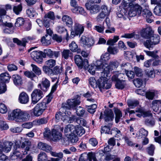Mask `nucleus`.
Here are the masks:
<instances>
[{
  "instance_id": "obj_43",
  "label": "nucleus",
  "mask_w": 161,
  "mask_h": 161,
  "mask_svg": "<svg viewBox=\"0 0 161 161\" xmlns=\"http://www.w3.org/2000/svg\"><path fill=\"white\" fill-rule=\"evenodd\" d=\"M56 30L58 33H62L64 32H66V39L67 40L69 39V34L67 31V30L65 29L63 26H58L56 27Z\"/></svg>"
},
{
  "instance_id": "obj_61",
  "label": "nucleus",
  "mask_w": 161,
  "mask_h": 161,
  "mask_svg": "<svg viewBox=\"0 0 161 161\" xmlns=\"http://www.w3.org/2000/svg\"><path fill=\"white\" fill-rule=\"evenodd\" d=\"M134 83L136 87H140L142 85L143 81L140 78H137L134 80Z\"/></svg>"
},
{
  "instance_id": "obj_57",
  "label": "nucleus",
  "mask_w": 161,
  "mask_h": 161,
  "mask_svg": "<svg viewBox=\"0 0 161 161\" xmlns=\"http://www.w3.org/2000/svg\"><path fill=\"white\" fill-rule=\"evenodd\" d=\"M24 22L25 21L23 18L21 17H19L16 19L15 25L16 27H19L23 25Z\"/></svg>"
},
{
  "instance_id": "obj_25",
  "label": "nucleus",
  "mask_w": 161,
  "mask_h": 161,
  "mask_svg": "<svg viewBox=\"0 0 161 161\" xmlns=\"http://www.w3.org/2000/svg\"><path fill=\"white\" fill-rule=\"evenodd\" d=\"M38 147L39 149L47 153H49L51 150H52V147L42 142L38 143Z\"/></svg>"
},
{
  "instance_id": "obj_35",
  "label": "nucleus",
  "mask_w": 161,
  "mask_h": 161,
  "mask_svg": "<svg viewBox=\"0 0 161 161\" xmlns=\"http://www.w3.org/2000/svg\"><path fill=\"white\" fill-rule=\"evenodd\" d=\"M10 80L9 75L7 73H4L0 75V80L1 82L3 83H8Z\"/></svg>"
},
{
  "instance_id": "obj_9",
  "label": "nucleus",
  "mask_w": 161,
  "mask_h": 161,
  "mask_svg": "<svg viewBox=\"0 0 161 161\" xmlns=\"http://www.w3.org/2000/svg\"><path fill=\"white\" fill-rule=\"evenodd\" d=\"M31 104L33 105L36 103L43 97L42 92L39 89L34 90L31 94Z\"/></svg>"
},
{
  "instance_id": "obj_45",
  "label": "nucleus",
  "mask_w": 161,
  "mask_h": 161,
  "mask_svg": "<svg viewBox=\"0 0 161 161\" xmlns=\"http://www.w3.org/2000/svg\"><path fill=\"white\" fill-rule=\"evenodd\" d=\"M43 134L45 138L48 140H51V135H52V130L51 131L48 128H45Z\"/></svg>"
},
{
  "instance_id": "obj_49",
  "label": "nucleus",
  "mask_w": 161,
  "mask_h": 161,
  "mask_svg": "<svg viewBox=\"0 0 161 161\" xmlns=\"http://www.w3.org/2000/svg\"><path fill=\"white\" fill-rule=\"evenodd\" d=\"M109 56L110 54L109 53H105L101 56V59L99 61H102L103 64L106 63V61L108 60L110 58Z\"/></svg>"
},
{
  "instance_id": "obj_20",
  "label": "nucleus",
  "mask_w": 161,
  "mask_h": 161,
  "mask_svg": "<svg viewBox=\"0 0 161 161\" xmlns=\"http://www.w3.org/2000/svg\"><path fill=\"white\" fill-rule=\"evenodd\" d=\"M75 126L74 125L69 124L65 127L64 129V133L66 137L69 136L74 133Z\"/></svg>"
},
{
  "instance_id": "obj_34",
  "label": "nucleus",
  "mask_w": 161,
  "mask_h": 161,
  "mask_svg": "<svg viewBox=\"0 0 161 161\" xmlns=\"http://www.w3.org/2000/svg\"><path fill=\"white\" fill-rule=\"evenodd\" d=\"M28 39L27 38H24L22 39V41L19 40L17 38H14L13 41L14 42L16 43L17 45L23 47H25L26 43L27 42Z\"/></svg>"
},
{
  "instance_id": "obj_4",
  "label": "nucleus",
  "mask_w": 161,
  "mask_h": 161,
  "mask_svg": "<svg viewBox=\"0 0 161 161\" xmlns=\"http://www.w3.org/2000/svg\"><path fill=\"white\" fill-rule=\"evenodd\" d=\"M123 9L125 10L126 9L128 10V13L125 12L128 16L127 17V18L134 17L137 14L139 15H140L142 12V8L137 3H131L127 8Z\"/></svg>"
},
{
  "instance_id": "obj_16",
  "label": "nucleus",
  "mask_w": 161,
  "mask_h": 161,
  "mask_svg": "<svg viewBox=\"0 0 161 161\" xmlns=\"http://www.w3.org/2000/svg\"><path fill=\"white\" fill-rule=\"evenodd\" d=\"M80 43L84 47H90L93 45L94 42L92 38H87L86 36H82L80 39Z\"/></svg>"
},
{
  "instance_id": "obj_26",
  "label": "nucleus",
  "mask_w": 161,
  "mask_h": 161,
  "mask_svg": "<svg viewBox=\"0 0 161 161\" xmlns=\"http://www.w3.org/2000/svg\"><path fill=\"white\" fill-rule=\"evenodd\" d=\"M161 106V100H153L150 106L153 109V110L155 112H157L159 107Z\"/></svg>"
},
{
  "instance_id": "obj_3",
  "label": "nucleus",
  "mask_w": 161,
  "mask_h": 161,
  "mask_svg": "<svg viewBox=\"0 0 161 161\" xmlns=\"http://www.w3.org/2000/svg\"><path fill=\"white\" fill-rule=\"evenodd\" d=\"M142 36L144 38H149L154 45L158 44L160 42V37L158 35H153V32L152 29L150 27H147L142 30Z\"/></svg>"
},
{
  "instance_id": "obj_37",
  "label": "nucleus",
  "mask_w": 161,
  "mask_h": 161,
  "mask_svg": "<svg viewBox=\"0 0 161 161\" xmlns=\"http://www.w3.org/2000/svg\"><path fill=\"white\" fill-rule=\"evenodd\" d=\"M114 112L115 114V122L116 123H118L122 116V114L119 109L116 108H114Z\"/></svg>"
},
{
  "instance_id": "obj_5",
  "label": "nucleus",
  "mask_w": 161,
  "mask_h": 161,
  "mask_svg": "<svg viewBox=\"0 0 161 161\" xmlns=\"http://www.w3.org/2000/svg\"><path fill=\"white\" fill-rule=\"evenodd\" d=\"M47 106L46 103L42 102L37 103L32 110V114L35 116L38 117L41 115L46 109Z\"/></svg>"
},
{
  "instance_id": "obj_52",
  "label": "nucleus",
  "mask_w": 161,
  "mask_h": 161,
  "mask_svg": "<svg viewBox=\"0 0 161 161\" xmlns=\"http://www.w3.org/2000/svg\"><path fill=\"white\" fill-rule=\"evenodd\" d=\"M42 84L46 89L48 88L50 86V81L46 78L42 79Z\"/></svg>"
},
{
  "instance_id": "obj_33",
  "label": "nucleus",
  "mask_w": 161,
  "mask_h": 161,
  "mask_svg": "<svg viewBox=\"0 0 161 161\" xmlns=\"http://www.w3.org/2000/svg\"><path fill=\"white\" fill-rule=\"evenodd\" d=\"M62 21L68 26L70 27L73 24L72 19L69 16L65 15L63 16L62 18Z\"/></svg>"
},
{
  "instance_id": "obj_19",
  "label": "nucleus",
  "mask_w": 161,
  "mask_h": 161,
  "mask_svg": "<svg viewBox=\"0 0 161 161\" xmlns=\"http://www.w3.org/2000/svg\"><path fill=\"white\" fill-rule=\"evenodd\" d=\"M74 60L75 64L79 68L82 69L84 68L85 59L83 61L82 57L80 55H75L74 56Z\"/></svg>"
},
{
  "instance_id": "obj_14",
  "label": "nucleus",
  "mask_w": 161,
  "mask_h": 161,
  "mask_svg": "<svg viewBox=\"0 0 161 161\" xmlns=\"http://www.w3.org/2000/svg\"><path fill=\"white\" fill-rule=\"evenodd\" d=\"M13 143L11 142L5 141L1 143L0 145V152L7 153L9 152L11 149Z\"/></svg>"
},
{
  "instance_id": "obj_53",
  "label": "nucleus",
  "mask_w": 161,
  "mask_h": 161,
  "mask_svg": "<svg viewBox=\"0 0 161 161\" xmlns=\"http://www.w3.org/2000/svg\"><path fill=\"white\" fill-rule=\"evenodd\" d=\"M46 55L52 57L53 56V51L49 48L44 49L43 52V57L44 58H45Z\"/></svg>"
},
{
  "instance_id": "obj_60",
  "label": "nucleus",
  "mask_w": 161,
  "mask_h": 161,
  "mask_svg": "<svg viewBox=\"0 0 161 161\" xmlns=\"http://www.w3.org/2000/svg\"><path fill=\"white\" fill-rule=\"evenodd\" d=\"M134 70L136 76L138 77H141L143 75L142 71L141 69L137 67H135L134 68Z\"/></svg>"
},
{
  "instance_id": "obj_58",
  "label": "nucleus",
  "mask_w": 161,
  "mask_h": 161,
  "mask_svg": "<svg viewBox=\"0 0 161 161\" xmlns=\"http://www.w3.org/2000/svg\"><path fill=\"white\" fill-rule=\"evenodd\" d=\"M31 66L32 67V70L36 75H40L41 74V71L40 69L35 64H32Z\"/></svg>"
},
{
  "instance_id": "obj_41",
  "label": "nucleus",
  "mask_w": 161,
  "mask_h": 161,
  "mask_svg": "<svg viewBox=\"0 0 161 161\" xmlns=\"http://www.w3.org/2000/svg\"><path fill=\"white\" fill-rule=\"evenodd\" d=\"M14 12L16 15H18L20 14L22 10V5L21 4L14 6L13 8Z\"/></svg>"
},
{
  "instance_id": "obj_39",
  "label": "nucleus",
  "mask_w": 161,
  "mask_h": 161,
  "mask_svg": "<svg viewBox=\"0 0 161 161\" xmlns=\"http://www.w3.org/2000/svg\"><path fill=\"white\" fill-rule=\"evenodd\" d=\"M136 0H123V1L121 4L120 7L123 9H127L128 6L131 3H134V2Z\"/></svg>"
},
{
  "instance_id": "obj_54",
  "label": "nucleus",
  "mask_w": 161,
  "mask_h": 161,
  "mask_svg": "<svg viewBox=\"0 0 161 161\" xmlns=\"http://www.w3.org/2000/svg\"><path fill=\"white\" fill-rule=\"evenodd\" d=\"M148 39L144 43V44L145 47L150 49L151 48H152L153 47L154 45L153 42L149 38H147Z\"/></svg>"
},
{
  "instance_id": "obj_8",
  "label": "nucleus",
  "mask_w": 161,
  "mask_h": 161,
  "mask_svg": "<svg viewBox=\"0 0 161 161\" xmlns=\"http://www.w3.org/2000/svg\"><path fill=\"white\" fill-rule=\"evenodd\" d=\"M129 109L128 108L125 111V114H127V112H128L130 114L135 113H136V115L139 118H141L142 116L144 117L148 116H151L152 117L153 116L152 114L148 111H145L142 108H137L136 109L135 111L129 110Z\"/></svg>"
},
{
  "instance_id": "obj_46",
  "label": "nucleus",
  "mask_w": 161,
  "mask_h": 161,
  "mask_svg": "<svg viewBox=\"0 0 161 161\" xmlns=\"http://www.w3.org/2000/svg\"><path fill=\"white\" fill-rule=\"evenodd\" d=\"M38 161H47V157L46 154L44 152H41L38 155Z\"/></svg>"
},
{
  "instance_id": "obj_7",
  "label": "nucleus",
  "mask_w": 161,
  "mask_h": 161,
  "mask_svg": "<svg viewBox=\"0 0 161 161\" xmlns=\"http://www.w3.org/2000/svg\"><path fill=\"white\" fill-rule=\"evenodd\" d=\"M103 72H101L100 74V78L97 80V86L101 90L102 89H108L110 88L111 85L108 82V76H105L103 74L102 75Z\"/></svg>"
},
{
  "instance_id": "obj_27",
  "label": "nucleus",
  "mask_w": 161,
  "mask_h": 161,
  "mask_svg": "<svg viewBox=\"0 0 161 161\" xmlns=\"http://www.w3.org/2000/svg\"><path fill=\"white\" fill-rule=\"evenodd\" d=\"M71 10L73 13L78 14H80L85 16L87 15V14L84 9L82 7L80 6H76L72 8Z\"/></svg>"
},
{
  "instance_id": "obj_29",
  "label": "nucleus",
  "mask_w": 161,
  "mask_h": 161,
  "mask_svg": "<svg viewBox=\"0 0 161 161\" xmlns=\"http://www.w3.org/2000/svg\"><path fill=\"white\" fill-rule=\"evenodd\" d=\"M12 78L14 83L15 85H20L22 84V79L20 75L18 74L14 75Z\"/></svg>"
},
{
  "instance_id": "obj_22",
  "label": "nucleus",
  "mask_w": 161,
  "mask_h": 161,
  "mask_svg": "<svg viewBox=\"0 0 161 161\" xmlns=\"http://www.w3.org/2000/svg\"><path fill=\"white\" fill-rule=\"evenodd\" d=\"M29 97L28 94L24 92H22L19 95V100L22 104H26L29 101Z\"/></svg>"
},
{
  "instance_id": "obj_1",
  "label": "nucleus",
  "mask_w": 161,
  "mask_h": 161,
  "mask_svg": "<svg viewBox=\"0 0 161 161\" xmlns=\"http://www.w3.org/2000/svg\"><path fill=\"white\" fill-rule=\"evenodd\" d=\"M87 156V158L89 161H92V160L93 161H98L96 157L100 161H109L115 158L114 155H112L109 153H105L102 151H100L99 153L97 154V155L94 153H89Z\"/></svg>"
},
{
  "instance_id": "obj_17",
  "label": "nucleus",
  "mask_w": 161,
  "mask_h": 161,
  "mask_svg": "<svg viewBox=\"0 0 161 161\" xmlns=\"http://www.w3.org/2000/svg\"><path fill=\"white\" fill-rule=\"evenodd\" d=\"M63 128L60 127L57 130L53 129L52 130V135H51V140L57 141L60 139L62 136V134L59 131L63 132Z\"/></svg>"
},
{
  "instance_id": "obj_6",
  "label": "nucleus",
  "mask_w": 161,
  "mask_h": 161,
  "mask_svg": "<svg viewBox=\"0 0 161 161\" xmlns=\"http://www.w3.org/2000/svg\"><path fill=\"white\" fill-rule=\"evenodd\" d=\"M119 65V64L117 61L110 62L109 65L107 63L103 64L102 63V67H103V72L104 73H102V75L108 76L109 72L117 68Z\"/></svg>"
},
{
  "instance_id": "obj_64",
  "label": "nucleus",
  "mask_w": 161,
  "mask_h": 161,
  "mask_svg": "<svg viewBox=\"0 0 161 161\" xmlns=\"http://www.w3.org/2000/svg\"><path fill=\"white\" fill-rule=\"evenodd\" d=\"M46 63L50 68H53L56 64V61L54 59H51L46 61Z\"/></svg>"
},
{
  "instance_id": "obj_51",
  "label": "nucleus",
  "mask_w": 161,
  "mask_h": 161,
  "mask_svg": "<svg viewBox=\"0 0 161 161\" xmlns=\"http://www.w3.org/2000/svg\"><path fill=\"white\" fill-rule=\"evenodd\" d=\"M107 50L109 53L112 54H116L118 52L117 48L114 47L109 46Z\"/></svg>"
},
{
  "instance_id": "obj_12",
  "label": "nucleus",
  "mask_w": 161,
  "mask_h": 161,
  "mask_svg": "<svg viewBox=\"0 0 161 161\" xmlns=\"http://www.w3.org/2000/svg\"><path fill=\"white\" fill-rule=\"evenodd\" d=\"M101 12L97 16V19L98 21L102 20L105 17L109 15L110 10L105 5H103L101 7Z\"/></svg>"
},
{
  "instance_id": "obj_18",
  "label": "nucleus",
  "mask_w": 161,
  "mask_h": 161,
  "mask_svg": "<svg viewBox=\"0 0 161 161\" xmlns=\"http://www.w3.org/2000/svg\"><path fill=\"white\" fill-rule=\"evenodd\" d=\"M85 7L89 11L91 15L97 14L100 10V8L98 5H92L89 3H87L85 4Z\"/></svg>"
},
{
  "instance_id": "obj_21",
  "label": "nucleus",
  "mask_w": 161,
  "mask_h": 161,
  "mask_svg": "<svg viewBox=\"0 0 161 161\" xmlns=\"http://www.w3.org/2000/svg\"><path fill=\"white\" fill-rule=\"evenodd\" d=\"M130 66V64L128 63L122 64L121 65L122 68H124L125 71V73L127 77L130 79H133L135 77V74L133 71H128L127 70L128 66Z\"/></svg>"
},
{
  "instance_id": "obj_63",
  "label": "nucleus",
  "mask_w": 161,
  "mask_h": 161,
  "mask_svg": "<svg viewBox=\"0 0 161 161\" xmlns=\"http://www.w3.org/2000/svg\"><path fill=\"white\" fill-rule=\"evenodd\" d=\"M44 17L48 19L53 20L55 19L54 13L52 11H49L45 15Z\"/></svg>"
},
{
  "instance_id": "obj_31",
  "label": "nucleus",
  "mask_w": 161,
  "mask_h": 161,
  "mask_svg": "<svg viewBox=\"0 0 161 161\" xmlns=\"http://www.w3.org/2000/svg\"><path fill=\"white\" fill-rule=\"evenodd\" d=\"M85 133L84 128L80 125H76L75 126L74 133L79 136H81Z\"/></svg>"
},
{
  "instance_id": "obj_10",
  "label": "nucleus",
  "mask_w": 161,
  "mask_h": 161,
  "mask_svg": "<svg viewBox=\"0 0 161 161\" xmlns=\"http://www.w3.org/2000/svg\"><path fill=\"white\" fill-rule=\"evenodd\" d=\"M84 30V26L83 25L78 23H75L74 30L71 31L70 36L72 37L76 35L81 34L83 33Z\"/></svg>"
},
{
  "instance_id": "obj_42",
  "label": "nucleus",
  "mask_w": 161,
  "mask_h": 161,
  "mask_svg": "<svg viewBox=\"0 0 161 161\" xmlns=\"http://www.w3.org/2000/svg\"><path fill=\"white\" fill-rule=\"evenodd\" d=\"M27 15L30 18L35 17L37 15V13L36 12L34 8H30L26 10Z\"/></svg>"
},
{
  "instance_id": "obj_30",
  "label": "nucleus",
  "mask_w": 161,
  "mask_h": 161,
  "mask_svg": "<svg viewBox=\"0 0 161 161\" xmlns=\"http://www.w3.org/2000/svg\"><path fill=\"white\" fill-rule=\"evenodd\" d=\"M51 36L46 34L42 37L41 39V42L44 45L48 46L51 43Z\"/></svg>"
},
{
  "instance_id": "obj_32",
  "label": "nucleus",
  "mask_w": 161,
  "mask_h": 161,
  "mask_svg": "<svg viewBox=\"0 0 161 161\" xmlns=\"http://www.w3.org/2000/svg\"><path fill=\"white\" fill-rule=\"evenodd\" d=\"M30 117L29 113L26 111L22 110L19 122H22L26 121Z\"/></svg>"
},
{
  "instance_id": "obj_36",
  "label": "nucleus",
  "mask_w": 161,
  "mask_h": 161,
  "mask_svg": "<svg viewBox=\"0 0 161 161\" xmlns=\"http://www.w3.org/2000/svg\"><path fill=\"white\" fill-rule=\"evenodd\" d=\"M121 37L125 38L128 39L134 38L138 39L139 38V35L136 34L135 32H133L131 33H125L121 36Z\"/></svg>"
},
{
  "instance_id": "obj_44",
  "label": "nucleus",
  "mask_w": 161,
  "mask_h": 161,
  "mask_svg": "<svg viewBox=\"0 0 161 161\" xmlns=\"http://www.w3.org/2000/svg\"><path fill=\"white\" fill-rule=\"evenodd\" d=\"M89 84L93 88H97L98 86L97 80H96L95 78L91 77L88 80Z\"/></svg>"
},
{
  "instance_id": "obj_56",
  "label": "nucleus",
  "mask_w": 161,
  "mask_h": 161,
  "mask_svg": "<svg viewBox=\"0 0 161 161\" xmlns=\"http://www.w3.org/2000/svg\"><path fill=\"white\" fill-rule=\"evenodd\" d=\"M76 114L79 116H81L85 113V110L84 108L80 106L77 107L76 108Z\"/></svg>"
},
{
  "instance_id": "obj_48",
  "label": "nucleus",
  "mask_w": 161,
  "mask_h": 161,
  "mask_svg": "<svg viewBox=\"0 0 161 161\" xmlns=\"http://www.w3.org/2000/svg\"><path fill=\"white\" fill-rule=\"evenodd\" d=\"M139 103L137 100H129L127 101V104L129 107L131 108H133L136 106Z\"/></svg>"
},
{
  "instance_id": "obj_40",
  "label": "nucleus",
  "mask_w": 161,
  "mask_h": 161,
  "mask_svg": "<svg viewBox=\"0 0 161 161\" xmlns=\"http://www.w3.org/2000/svg\"><path fill=\"white\" fill-rule=\"evenodd\" d=\"M126 85V83L125 81V80H120L117 81L115 84L116 87L119 89H123Z\"/></svg>"
},
{
  "instance_id": "obj_50",
  "label": "nucleus",
  "mask_w": 161,
  "mask_h": 161,
  "mask_svg": "<svg viewBox=\"0 0 161 161\" xmlns=\"http://www.w3.org/2000/svg\"><path fill=\"white\" fill-rule=\"evenodd\" d=\"M20 151H21L20 149L19 148L15 149L13 152V155L12 156V157L16 156L17 158H19L20 159L23 158V156L24 155H23L22 153H21Z\"/></svg>"
},
{
  "instance_id": "obj_55",
  "label": "nucleus",
  "mask_w": 161,
  "mask_h": 161,
  "mask_svg": "<svg viewBox=\"0 0 161 161\" xmlns=\"http://www.w3.org/2000/svg\"><path fill=\"white\" fill-rule=\"evenodd\" d=\"M119 39L118 36H114L113 39H110L107 41V44L110 46L113 45Z\"/></svg>"
},
{
  "instance_id": "obj_24",
  "label": "nucleus",
  "mask_w": 161,
  "mask_h": 161,
  "mask_svg": "<svg viewBox=\"0 0 161 161\" xmlns=\"http://www.w3.org/2000/svg\"><path fill=\"white\" fill-rule=\"evenodd\" d=\"M80 103V101L79 100L75 99L68 100L67 101L66 107L68 109L73 108L77 105L79 104Z\"/></svg>"
},
{
  "instance_id": "obj_2",
  "label": "nucleus",
  "mask_w": 161,
  "mask_h": 161,
  "mask_svg": "<svg viewBox=\"0 0 161 161\" xmlns=\"http://www.w3.org/2000/svg\"><path fill=\"white\" fill-rule=\"evenodd\" d=\"M102 62L101 61H97L95 64H92L89 65L88 60L85 59L83 68L85 70H87L90 74L93 75L95 74L96 71L100 72H97V73L99 74H100L101 72H103V67H102Z\"/></svg>"
},
{
  "instance_id": "obj_47",
  "label": "nucleus",
  "mask_w": 161,
  "mask_h": 161,
  "mask_svg": "<svg viewBox=\"0 0 161 161\" xmlns=\"http://www.w3.org/2000/svg\"><path fill=\"white\" fill-rule=\"evenodd\" d=\"M71 143H74L76 142L78 140V138L77 135L74 133L67 137Z\"/></svg>"
},
{
  "instance_id": "obj_13",
  "label": "nucleus",
  "mask_w": 161,
  "mask_h": 161,
  "mask_svg": "<svg viewBox=\"0 0 161 161\" xmlns=\"http://www.w3.org/2000/svg\"><path fill=\"white\" fill-rule=\"evenodd\" d=\"M22 110L19 109L14 110L11 113H8V119L9 120H15L18 122Z\"/></svg>"
},
{
  "instance_id": "obj_59",
  "label": "nucleus",
  "mask_w": 161,
  "mask_h": 161,
  "mask_svg": "<svg viewBox=\"0 0 161 161\" xmlns=\"http://www.w3.org/2000/svg\"><path fill=\"white\" fill-rule=\"evenodd\" d=\"M97 108V105L95 104L88 106L87 108L88 111L91 114H93L95 112Z\"/></svg>"
},
{
  "instance_id": "obj_62",
  "label": "nucleus",
  "mask_w": 161,
  "mask_h": 161,
  "mask_svg": "<svg viewBox=\"0 0 161 161\" xmlns=\"http://www.w3.org/2000/svg\"><path fill=\"white\" fill-rule=\"evenodd\" d=\"M50 68L48 66H43V70L46 73L51 75L53 74V72L52 69Z\"/></svg>"
},
{
  "instance_id": "obj_23",
  "label": "nucleus",
  "mask_w": 161,
  "mask_h": 161,
  "mask_svg": "<svg viewBox=\"0 0 161 161\" xmlns=\"http://www.w3.org/2000/svg\"><path fill=\"white\" fill-rule=\"evenodd\" d=\"M104 113L105 116L104 119L107 122L112 120L114 118V114L111 109H106L104 111Z\"/></svg>"
},
{
  "instance_id": "obj_11",
  "label": "nucleus",
  "mask_w": 161,
  "mask_h": 161,
  "mask_svg": "<svg viewBox=\"0 0 161 161\" xmlns=\"http://www.w3.org/2000/svg\"><path fill=\"white\" fill-rule=\"evenodd\" d=\"M31 57L36 62L39 64L42 63L43 61V52L41 51H32L31 53Z\"/></svg>"
},
{
  "instance_id": "obj_15",
  "label": "nucleus",
  "mask_w": 161,
  "mask_h": 161,
  "mask_svg": "<svg viewBox=\"0 0 161 161\" xmlns=\"http://www.w3.org/2000/svg\"><path fill=\"white\" fill-rule=\"evenodd\" d=\"M31 146V143L28 141L25 140L22 142L20 149L23 155H26L27 154L28 152L30 150Z\"/></svg>"
},
{
  "instance_id": "obj_38",
  "label": "nucleus",
  "mask_w": 161,
  "mask_h": 161,
  "mask_svg": "<svg viewBox=\"0 0 161 161\" xmlns=\"http://www.w3.org/2000/svg\"><path fill=\"white\" fill-rule=\"evenodd\" d=\"M62 58L65 59H68L69 57H71L72 56L73 53L69 49H64L61 53Z\"/></svg>"
},
{
  "instance_id": "obj_28",
  "label": "nucleus",
  "mask_w": 161,
  "mask_h": 161,
  "mask_svg": "<svg viewBox=\"0 0 161 161\" xmlns=\"http://www.w3.org/2000/svg\"><path fill=\"white\" fill-rule=\"evenodd\" d=\"M70 50L73 52L79 53L81 52V49L79 48L77 45L74 42H72L69 45Z\"/></svg>"
}]
</instances>
